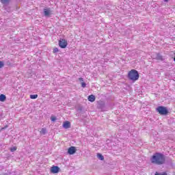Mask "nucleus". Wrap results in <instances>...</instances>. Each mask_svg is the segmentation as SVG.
I'll return each instance as SVG.
<instances>
[{"label":"nucleus","mask_w":175,"mask_h":175,"mask_svg":"<svg viewBox=\"0 0 175 175\" xmlns=\"http://www.w3.org/2000/svg\"><path fill=\"white\" fill-rule=\"evenodd\" d=\"M6 100V96L5 94L0 95V102H5Z\"/></svg>","instance_id":"obj_12"},{"label":"nucleus","mask_w":175,"mask_h":175,"mask_svg":"<svg viewBox=\"0 0 175 175\" xmlns=\"http://www.w3.org/2000/svg\"><path fill=\"white\" fill-rule=\"evenodd\" d=\"M150 161L154 165H163L166 162V157L163 154L157 152L152 157Z\"/></svg>","instance_id":"obj_1"},{"label":"nucleus","mask_w":175,"mask_h":175,"mask_svg":"<svg viewBox=\"0 0 175 175\" xmlns=\"http://www.w3.org/2000/svg\"><path fill=\"white\" fill-rule=\"evenodd\" d=\"M3 175H9V174H8L5 173V174H4Z\"/></svg>","instance_id":"obj_26"},{"label":"nucleus","mask_w":175,"mask_h":175,"mask_svg":"<svg viewBox=\"0 0 175 175\" xmlns=\"http://www.w3.org/2000/svg\"><path fill=\"white\" fill-rule=\"evenodd\" d=\"M4 64L2 62H0V68H3Z\"/></svg>","instance_id":"obj_22"},{"label":"nucleus","mask_w":175,"mask_h":175,"mask_svg":"<svg viewBox=\"0 0 175 175\" xmlns=\"http://www.w3.org/2000/svg\"><path fill=\"white\" fill-rule=\"evenodd\" d=\"M58 51H59V50L58 49V48H55L53 49V53H58Z\"/></svg>","instance_id":"obj_21"},{"label":"nucleus","mask_w":175,"mask_h":175,"mask_svg":"<svg viewBox=\"0 0 175 175\" xmlns=\"http://www.w3.org/2000/svg\"><path fill=\"white\" fill-rule=\"evenodd\" d=\"M43 12L44 16H45V17H50V16L53 14V11H51V9L50 8H44Z\"/></svg>","instance_id":"obj_5"},{"label":"nucleus","mask_w":175,"mask_h":175,"mask_svg":"<svg viewBox=\"0 0 175 175\" xmlns=\"http://www.w3.org/2000/svg\"><path fill=\"white\" fill-rule=\"evenodd\" d=\"M1 3H3V5H8V3H10V1L12 0H0Z\"/></svg>","instance_id":"obj_13"},{"label":"nucleus","mask_w":175,"mask_h":175,"mask_svg":"<svg viewBox=\"0 0 175 175\" xmlns=\"http://www.w3.org/2000/svg\"><path fill=\"white\" fill-rule=\"evenodd\" d=\"M170 0H163L164 2L167 3Z\"/></svg>","instance_id":"obj_25"},{"label":"nucleus","mask_w":175,"mask_h":175,"mask_svg":"<svg viewBox=\"0 0 175 175\" xmlns=\"http://www.w3.org/2000/svg\"><path fill=\"white\" fill-rule=\"evenodd\" d=\"M16 150H17L16 147H13L10 148L11 152H14V151H16Z\"/></svg>","instance_id":"obj_18"},{"label":"nucleus","mask_w":175,"mask_h":175,"mask_svg":"<svg viewBox=\"0 0 175 175\" xmlns=\"http://www.w3.org/2000/svg\"><path fill=\"white\" fill-rule=\"evenodd\" d=\"M154 175H167L166 172H156Z\"/></svg>","instance_id":"obj_17"},{"label":"nucleus","mask_w":175,"mask_h":175,"mask_svg":"<svg viewBox=\"0 0 175 175\" xmlns=\"http://www.w3.org/2000/svg\"><path fill=\"white\" fill-rule=\"evenodd\" d=\"M86 86H87V84H86L85 83L83 82V83H81V87H82L83 88H85Z\"/></svg>","instance_id":"obj_20"},{"label":"nucleus","mask_w":175,"mask_h":175,"mask_svg":"<svg viewBox=\"0 0 175 175\" xmlns=\"http://www.w3.org/2000/svg\"><path fill=\"white\" fill-rule=\"evenodd\" d=\"M89 102H95V96L94 94H91L88 98Z\"/></svg>","instance_id":"obj_10"},{"label":"nucleus","mask_w":175,"mask_h":175,"mask_svg":"<svg viewBox=\"0 0 175 175\" xmlns=\"http://www.w3.org/2000/svg\"><path fill=\"white\" fill-rule=\"evenodd\" d=\"M6 128H8V126H5V127H2L1 131H3L4 129H6Z\"/></svg>","instance_id":"obj_23"},{"label":"nucleus","mask_w":175,"mask_h":175,"mask_svg":"<svg viewBox=\"0 0 175 175\" xmlns=\"http://www.w3.org/2000/svg\"><path fill=\"white\" fill-rule=\"evenodd\" d=\"M63 128H64V129H69V128H70V122L69 121L64 122L63 124Z\"/></svg>","instance_id":"obj_9"},{"label":"nucleus","mask_w":175,"mask_h":175,"mask_svg":"<svg viewBox=\"0 0 175 175\" xmlns=\"http://www.w3.org/2000/svg\"><path fill=\"white\" fill-rule=\"evenodd\" d=\"M156 111L159 114H161V116H167V114L169 113V111L167 110V108L166 107L163 106H159L156 109Z\"/></svg>","instance_id":"obj_3"},{"label":"nucleus","mask_w":175,"mask_h":175,"mask_svg":"<svg viewBox=\"0 0 175 175\" xmlns=\"http://www.w3.org/2000/svg\"><path fill=\"white\" fill-rule=\"evenodd\" d=\"M51 173H53L54 174L58 173L59 172V167L58 166H53L51 168Z\"/></svg>","instance_id":"obj_8"},{"label":"nucleus","mask_w":175,"mask_h":175,"mask_svg":"<svg viewBox=\"0 0 175 175\" xmlns=\"http://www.w3.org/2000/svg\"><path fill=\"white\" fill-rule=\"evenodd\" d=\"M97 158L100 160V161H103L105 159V157H103V155H102V154L100 153H98L97 154Z\"/></svg>","instance_id":"obj_14"},{"label":"nucleus","mask_w":175,"mask_h":175,"mask_svg":"<svg viewBox=\"0 0 175 175\" xmlns=\"http://www.w3.org/2000/svg\"><path fill=\"white\" fill-rule=\"evenodd\" d=\"M98 109H101V111H106L105 109V104L103 101H99L97 105Z\"/></svg>","instance_id":"obj_6"},{"label":"nucleus","mask_w":175,"mask_h":175,"mask_svg":"<svg viewBox=\"0 0 175 175\" xmlns=\"http://www.w3.org/2000/svg\"><path fill=\"white\" fill-rule=\"evenodd\" d=\"M79 81H84V79L83 78H79Z\"/></svg>","instance_id":"obj_24"},{"label":"nucleus","mask_w":175,"mask_h":175,"mask_svg":"<svg viewBox=\"0 0 175 175\" xmlns=\"http://www.w3.org/2000/svg\"><path fill=\"white\" fill-rule=\"evenodd\" d=\"M139 72L136 70H131L129 71L128 77L130 80H132L133 81H136L137 80H139Z\"/></svg>","instance_id":"obj_2"},{"label":"nucleus","mask_w":175,"mask_h":175,"mask_svg":"<svg viewBox=\"0 0 175 175\" xmlns=\"http://www.w3.org/2000/svg\"><path fill=\"white\" fill-rule=\"evenodd\" d=\"M156 59H158L159 61H163V57L160 53H157L156 56Z\"/></svg>","instance_id":"obj_11"},{"label":"nucleus","mask_w":175,"mask_h":175,"mask_svg":"<svg viewBox=\"0 0 175 175\" xmlns=\"http://www.w3.org/2000/svg\"><path fill=\"white\" fill-rule=\"evenodd\" d=\"M76 151H77V150L76 149V147L71 146L68 148V153L69 154V155H73L74 154L76 153Z\"/></svg>","instance_id":"obj_7"},{"label":"nucleus","mask_w":175,"mask_h":175,"mask_svg":"<svg viewBox=\"0 0 175 175\" xmlns=\"http://www.w3.org/2000/svg\"><path fill=\"white\" fill-rule=\"evenodd\" d=\"M38 98V94H31L30 98L31 99H36Z\"/></svg>","instance_id":"obj_15"},{"label":"nucleus","mask_w":175,"mask_h":175,"mask_svg":"<svg viewBox=\"0 0 175 175\" xmlns=\"http://www.w3.org/2000/svg\"><path fill=\"white\" fill-rule=\"evenodd\" d=\"M59 46L61 49H66V46H68V41L65 39H60L59 40Z\"/></svg>","instance_id":"obj_4"},{"label":"nucleus","mask_w":175,"mask_h":175,"mask_svg":"<svg viewBox=\"0 0 175 175\" xmlns=\"http://www.w3.org/2000/svg\"><path fill=\"white\" fill-rule=\"evenodd\" d=\"M51 121H52L53 122L57 121V117H55V116H51Z\"/></svg>","instance_id":"obj_16"},{"label":"nucleus","mask_w":175,"mask_h":175,"mask_svg":"<svg viewBox=\"0 0 175 175\" xmlns=\"http://www.w3.org/2000/svg\"><path fill=\"white\" fill-rule=\"evenodd\" d=\"M46 131V129L42 128V129H41V133H42L43 135H45Z\"/></svg>","instance_id":"obj_19"}]
</instances>
